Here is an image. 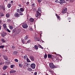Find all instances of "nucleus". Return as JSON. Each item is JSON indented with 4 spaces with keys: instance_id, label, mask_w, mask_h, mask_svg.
<instances>
[{
    "instance_id": "38",
    "label": "nucleus",
    "mask_w": 75,
    "mask_h": 75,
    "mask_svg": "<svg viewBox=\"0 0 75 75\" xmlns=\"http://www.w3.org/2000/svg\"><path fill=\"white\" fill-rule=\"evenodd\" d=\"M4 47V45H1L0 46V48H2V49H3Z\"/></svg>"
},
{
    "instance_id": "31",
    "label": "nucleus",
    "mask_w": 75,
    "mask_h": 75,
    "mask_svg": "<svg viewBox=\"0 0 75 75\" xmlns=\"http://www.w3.org/2000/svg\"><path fill=\"white\" fill-rule=\"evenodd\" d=\"M27 69L28 71H32V69L30 67H28Z\"/></svg>"
},
{
    "instance_id": "63",
    "label": "nucleus",
    "mask_w": 75,
    "mask_h": 75,
    "mask_svg": "<svg viewBox=\"0 0 75 75\" xmlns=\"http://www.w3.org/2000/svg\"><path fill=\"white\" fill-rule=\"evenodd\" d=\"M2 75H6V74H3Z\"/></svg>"
},
{
    "instance_id": "48",
    "label": "nucleus",
    "mask_w": 75,
    "mask_h": 75,
    "mask_svg": "<svg viewBox=\"0 0 75 75\" xmlns=\"http://www.w3.org/2000/svg\"><path fill=\"white\" fill-rule=\"evenodd\" d=\"M4 64V62H1L0 63V65H3V64Z\"/></svg>"
},
{
    "instance_id": "8",
    "label": "nucleus",
    "mask_w": 75,
    "mask_h": 75,
    "mask_svg": "<svg viewBox=\"0 0 75 75\" xmlns=\"http://www.w3.org/2000/svg\"><path fill=\"white\" fill-rule=\"evenodd\" d=\"M67 11V8H64V10H63L62 11V13L63 14H65L66 13Z\"/></svg>"
},
{
    "instance_id": "10",
    "label": "nucleus",
    "mask_w": 75,
    "mask_h": 75,
    "mask_svg": "<svg viewBox=\"0 0 75 75\" xmlns=\"http://www.w3.org/2000/svg\"><path fill=\"white\" fill-rule=\"evenodd\" d=\"M60 4L61 5H62L63 3H65V0H60Z\"/></svg>"
},
{
    "instance_id": "22",
    "label": "nucleus",
    "mask_w": 75,
    "mask_h": 75,
    "mask_svg": "<svg viewBox=\"0 0 75 75\" xmlns=\"http://www.w3.org/2000/svg\"><path fill=\"white\" fill-rule=\"evenodd\" d=\"M34 48L35 50H38V45H35L34 46Z\"/></svg>"
},
{
    "instance_id": "16",
    "label": "nucleus",
    "mask_w": 75,
    "mask_h": 75,
    "mask_svg": "<svg viewBox=\"0 0 75 75\" xmlns=\"http://www.w3.org/2000/svg\"><path fill=\"white\" fill-rule=\"evenodd\" d=\"M3 57L5 60H8V57L4 55Z\"/></svg>"
},
{
    "instance_id": "5",
    "label": "nucleus",
    "mask_w": 75,
    "mask_h": 75,
    "mask_svg": "<svg viewBox=\"0 0 75 75\" xmlns=\"http://www.w3.org/2000/svg\"><path fill=\"white\" fill-rule=\"evenodd\" d=\"M31 68L32 69H35V64L34 63H32L30 65Z\"/></svg>"
},
{
    "instance_id": "62",
    "label": "nucleus",
    "mask_w": 75,
    "mask_h": 75,
    "mask_svg": "<svg viewBox=\"0 0 75 75\" xmlns=\"http://www.w3.org/2000/svg\"><path fill=\"white\" fill-rule=\"evenodd\" d=\"M0 57H1V54L0 53Z\"/></svg>"
},
{
    "instance_id": "24",
    "label": "nucleus",
    "mask_w": 75,
    "mask_h": 75,
    "mask_svg": "<svg viewBox=\"0 0 75 75\" xmlns=\"http://www.w3.org/2000/svg\"><path fill=\"white\" fill-rule=\"evenodd\" d=\"M16 13H19L21 11H20V9L18 8L16 9Z\"/></svg>"
},
{
    "instance_id": "18",
    "label": "nucleus",
    "mask_w": 75,
    "mask_h": 75,
    "mask_svg": "<svg viewBox=\"0 0 75 75\" xmlns=\"http://www.w3.org/2000/svg\"><path fill=\"white\" fill-rule=\"evenodd\" d=\"M25 9L23 8H20V10L21 12H23V11H24Z\"/></svg>"
},
{
    "instance_id": "57",
    "label": "nucleus",
    "mask_w": 75,
    "mask_h": 75,
    "mask_svg": "<svg viewBox=\"0 0 75 75\" xmlns=\"http://www.w3.org/2000/svg\"><path fill=\"white\" fill-rule=\"evenodd\" d=\"M11 3H13L14 2V1H11Z\"/></svg>"
},
{
    "instance_id": "29",
    "label": "nucleus",
    "mask_w": 75,
    "mask_h": 75,
    "mask_svg": "<svg viewBox=\"0 0 75 75\" xmlns=\"http://www.w3.org/2000/svg\"><path fill=\"white\" fill-rule=\"evenodd\" d=\"M18 53V52L17 51H14L13 52V55H17V54Z\"/></svg>"
},
{
    "instance_id": "44",
    "label": "nucleus",
    "mask_w": 75,
    "mask_h": 75,
    "mask_svg": "<svg viewBox=\"0 0 75 75\" xmlns=\"http://www.w3.org/2000/svg\"><path fill=\"white\" fill-rule=\"evenodd\" d=\"M55 3H60V2H59V1H58L57 0L55 1Z\"/></svg>"
},
{
    "instance_id": "33",
    "label": "nucleus",
    "mask_w": 75,
    "mask_h": 75,
    "mask_svg": "<svg viewBox=\"0 0 75 75\" xmlns=\"http://www.w3.org/2000/svg\"><path fill=\"white\" fill-rule=\"evenodd\" d=\"M22 42L23 44H25V42H26L25 40H22Z\"/></svg>"
},
{
    "instance_id": "47",
    "label": "nucleus",
    "mask_w": 75,
    "mask_h": 75,
    "mask_svg": "<svg viewBox=\"0 0 75 75\" xmlns=\"http://www.w3.org/2000/svg\"><path fill=\"white\" fill-rule=\"evenodd\" d=\"M14 65H11V68H14Z\"/></svg>"
},
{
    "instance_id": "43",
    "label": "nucleus",
    "mask_w": 75,
    "mask_h": 75,
    "mask_svg": "<svg viewBox=\"0 0 75 75\" xmlns=\"http://www.w3.org/2000/svg\"><path fill=\"white\" fill-rule=\"evenodd\" d=\"M38 1L39 3H40L42 1V0H38Z\"/></svg>"
},
{
    "instance_id": "61",
    "label": "nucleus",
    "mask_w": 75,
    "mask_h": 75,
    "mask_svg": "<svg viewBox=\"0 0 75 75\" xmlns=\"http://www.w3.org/2000/svg\"><path fill=\"white\" fill-rule=\"evenodd\" d=\"M4 51H5L6 52H7V50H4Z\"/></svg>"
},
{
    "instance_id": "59",
    "label": "nucleus",
    "mask_w": 75,
    "mask_h": 75,
    "mask_svg": "<svg viewBox=\"0 0 75 75\" xmlns=\"http://www.w3.org/2000/svg\"><path fill=\"white\" fill-rule=\"evenodd\" d=\"M1 29V26L0 25V30Z\"/></svg>"
},
{
    "instance_id": "41",
    "label": "nucleus",
    "mask_w": 75,
    "mask_h": 75,
    "mask_svg": "<svg viewBox=\"0 0 75 75\" xmlns=\"http://www.w3.org/2000/svg\"><path fill=\"white\" fill-rule=\"evenodd\" d=\"M14 60L15 61V62H18V60L17 59H14Z\"/></svg>"
},
{
    "instance_id": "17",
    "label": "nucleus",
    "mask_w": 75,
    "mask_h": 75,
    "mask_svg": "<svg viewBox=\"0 0 75 75\" xmlns=\"http://www.w3.org/2000/svg\"><path fill=\"white\" fill-rule=\"evenodd\" d=\"M35 40L36 41H40V42H41V41H40V38L38 37L36 38Z\"/></svg>"
},
{
    "instance_id": "11",
    "label": "nucleus",
    "mask_w": 75,
    "mask_h": 75,
    "mask_svg": "<svg viewBox=\"0 0 75 75\" xmlns=\"http://www.w3.org/2000/svg\"><path fill=\"white\" fill-rule=\"evenodd\" d=\"M29 58L31 60L33 61H34V57L33 56H30L29 57Z\"/></svg>"
},
{
    "instance_id": "52",
    "label": "nucleus",
    "mask_w": 75,
    "mask_h": 75,
    "mask_svg": "<svg viewBox=\"0 0 75 75\" xmlns=\"http://www.w3.org/2000/svg\"><path fill=\"white\" fill-rule=\"evenodd\" d=\"M37 72H35L34 73V74L35 75H37Z\"/></svg>"
},
{
    "instance_id": "2",
    "label": "nucleus",
    "mask_w": 75,
    "mask_h": 75,
    "mask_svg": "<svg viewBox=\"0 0 75 75\" xmlns=\"http://www.w3.org/2000/svg\"><path fill=\"white\" fill-rule=\"evenodd\" d=\"M49 66L50 68L52 69H53L55 68V66L52 63H50L49 64Z\"/></svg>"
},
{
    "instance_id": "26",
    "label": "nucleus",
    "mask_w": 75,
    "mask_h": 75,
    "mask_svg": "<svg viewBox=\"0 0 75 75\" xmlns=\"http://www.w3.org/2000/svg\"><path fill=\"white\" fill-rule=\"evenodd\" d=\"M4 16V14L0 13V18H1V17Z\"/></svg>"
},
{
    "instance_id": "37",
    "label": "nucleus",
    "mask_w": 75,
    "mask_h": 75,
    "mask_svg": "<svg viewBox=\"0 0 75 75\" xmlns=\"http://www.w3.org/2000/svg\"><path fill=\"white\" fill-rule=\"evenodd\" d=\"M38 12L39 11V12L41 13V8H38Z\"/></svg>"
},
{
    "instance_id": "64",
    "label": "nucleus",
    "mask_w": 75,
    "mask_h": 75,
    "mask_svg": "<svg viewBox=\"0 0 75 75\" xmlns=\"http://www.w3.org/2000/svg\"><path fill=\"white\" fill-rule=\"evenodd\" d=\"M66 1H68V0H66Z\"/></svg>"
},
{
    "instance_id": "55",
    "label": "nucleus",
    "mask_w": 75,
    "mask_h": 75,
    "mask_svg": "<svg viewBox=\"0 0 75 75\" xmlns=\"http://www.w3.org/2000/svg\"><path fill=\"white\" fill-rule=\"evenodd\" d=\"M29 4V2H28L26 3V5H28V4Z\"/></svg>"
},
{
    "instance_id": "46",
    "label": "nucleus",
    "mask_w": 75,
    "mask_h": 75,
    "mask_svg": "<svg viewBox=\"0 0 75 75\" xmlns=\"http://www.w3.org/2000/svg\"><path fill=\"white\" fill-rule=\"evenodd\" d=\"M35 3H33L31 4V6H33V7H35Z\"/></svg>"
},
{
    "instance_id": "14",
    "label": "nucleus",
    "mask_w": 75,
    "mask_h": 75,
    "mask_svg": "<svg viewBox=\"0 0 75 75\" xmlns=\"http://www.w3.org/2000/svg\"><path fill=\"white\" fill-rule=\"evenodd\" d=\"M7 68H8V66H7L5 65L3 67V69L4 70H6V69H7Z\"/></svg>"
},
{
    "instance_id": "51",
    "label": "nucleus",
    "mask_w": 75,
    "mask_h": 75,
    "mask_svg": "<svg viewBox=\"0 0 75 75\" xmlns=\"http://www.w3.org/2000/svg\"><path fill=\"white\" fill-rule=\"evenodd\" d=\"M74 1V0H70V2H71V3H73Z\"/></svg>"
},
{
    "instance_id": "50",
    "label": "nucleus",
    "mask_w": 75,
    "mask_h": 75,
    "mask_svg": "<svg viewBox=\"0 0 75 75\" xmlns=\"http://www.w3.org/2000/svg\"><path fill=\"white\" fill-rule=\"evenodd\" d=\"M7 21L8 22H11V20L9 19L7 20Z\"/></svg>"
},
{
    "instance_id": "53",
    "label": "nucleus",
    "mask_w": 75,
    "mask_h": 75,
    "mask_svg": "<svg viewBox=\"0 0 75 75\" xmlns=\"http://www.w3.org/2000/svg\"><path fill=\"white\" fill-rule=\"evenodd\" d=\"M71 18H67V20H71Z\"/></svg>"
},
{
    "instance_id": "39",
    "label": "nucleus",
    "mask_w": 75,
    "mask_h": 75,
    "mask_svg": "<svg viewBox=\"0 0 75 75\" xmlns=\"http://www.w3.org/2000/svg\"><path fill=\"white\" fill-rule=\"evenodd\" d=\"M27 61L28 62H30V59L28 58L27 59Z\"/></svg>"
},
{
    "instance_id": "32",
    "label": "nucleus",
    "mask_w": 75,
    "mask_h": 75,
    "mask_svg": "<svg viewBox=\"0 0 75 75\" xmlns=\"http://www.w3.org/2000/svg\"><path fill=\"white\" fill-rule=\"evenodd\" d=\"M11 4H9L7 5V7L8 8H10L11 7Z\"/></svg>"
},
{
    "instance_id": "9",
    "label": "nucleus",
    "mask_w": 75,
    "mask_h": 75,
    "mask_svg": "<svg viewBox=\"0 0 75 75\" xmlns=\"http://www.w3.org/2000/svg\"><path fill=\"white\" fill-rule=\"evenodd\" d=\"M1 36H2L3 37H5L7 35V33L3 32L1 33Z\"/></svg>"
},
{
    "instance_id": "56",
    "label": "nucleus",
    "mask_w": 75,
    "mask_h": 75,
    "mask_svg": "<svg viewBox=\"0 0 75 75\" xmlns=\"http://www.w3.org/2000/svg\"><path fill=\"white\" fill-rule=\"evenodd\" d=\"M18 6L20 7H21V4H18Z\"/></svg>"
},
{
    "instance_id": "3",
    "label": "nucleus",
    "mask_w": 75,
    "mask_h": 75,
    "mask_svg": "<svg viewBox=\"0 0 75 75\" xmlns=\"http://www.w3.org/2000/svg\"><path fill=\"white\" fill-rule=\"evenodd\" d=\"M36 15H35L36 17H40V16H41V13L38 11H36Z\"/></svg>"
},
{
    "instance_id": "12",
    "label": "nucleus",
    "mask_w": 75,
    "mask_h": 75,
    "mask_svg": "<svg viewBox=\"0 0 75 75\" xmlns=\"http://www.w3.org/2000/svg\"><path fill=\"white\" fill-rule=\"evenodd\" d=\"M34 21V19L31 18L29 19V21L30 23H33Z\"/></svg>"
},
{
    "instance_id": "19",
    "label": "nucleus",
    "mask_w": 75,
    "mask_h": 75,
    "mask_svg": "<svg viewBox=\"0 0 75 75\" xmlns=\"http://www.w3.org/2000/svg\"><path fill=\"white\" fill-rule=\"evenodd\" d=\"M24 39L25 41L28 40V35H27L25 36L24 38Z\"/></svg>"
},
{
    "instance_id": "20",
    "label": "nucleus",
    "mask_w": 75,
    "mask_h": 75,
    "mask_svg": "<svg viewBox=\"0 0 75 75\" xmlns=\"http://www.w3.org/2000/svg\"><path fill=\"white\" fill-rule=\"evenodd\" d=\"M5 30L6 31L8 32V33H10L11 32V31L10 30L8 29L7 28H6Z\"/></svg>"
},
{
    "instance_id": "21",
    "label": "nucleus",
    "mask_w": 75,
    "mask_h": 75,
    "mask_svg": "<svg viewBox=\"0 0 75 75\" xmlns=\"http://www.w3.org/2000/svg\"><path fill=\"white\" fill-rule=\"evenodd\" d=\"M48 55V58H52V55L51 54H48L47 55Z\"/></svg>"
},
{
    "instance_id": "28",
    "label": "nucleus",
    "mask_w": 75,
    "mask_h": 75,
    "mask_svg": "<svg viewBox=\"0 0 75 75\" xmlns=\"http://www.w3.org/2000/svg\"><path fill=\"white\" fill-rule=\"evenodd\" d=\"M6 16L7 18H9L10 17V14L9 13H7L6 14Z\"/></svg>"
},
{
    "instance_id": "25",
    "label": "nucleus",
    "mask_w": 75,
    "mask_h": 75,
    "mask_svg": "<svg viewBox=\"0 0 75 75\" xmlns=\"http://www.w3.org/2000/svg\"><path fill=\"white\" fill-rule=\"evenodd\" d=\"M19 13L20 16V15L21 16H23V15H24V14L23 13V12H21V11Z\"/></svg>"
},
{
    "instance_id": "34",
    "label": "nucleus",
    "mask_w": 75,
    "mask_h": 75,
    "mask_svg": "<svg viewBox=\"0 0 75 75\" xmlns=\"http://www.w3.org/2000/svg\"><path fill=\"white\" fill-rule=\"evenodd\" d=\"M19 67H20V68H22V67L23 66V65L22 64H19Z\"/></svg>"
},
{
    "instance_id": "58",
    "label": "nucleus",
    "mask_w": 75,
    "mask_h": 75,
    "mask_svg": "<svg viewBox=\"0 0 75 75\" xmlns=\"http://www.w3.org/2000/svg\"><path fill=\"white\" fill-rule=\"evenodd\" d=\"M2 21H1L0 20V24H1Z\"/></svg>"
},
{
    "instance_id": "27",
    "label": "nucleus",
    "mask_w": 75,
    "mask_h": 75,
    "mask_svg": "<svg viewBox=\"0 0 75 75\" xmlns=\"http://www.w3.org/2000/svg\"><path fill=\"white\" fill-rule=\"evenodd\" d=\"M1 8L3 10H4V11L5 10V6H4V5H3L1 7Z\"/></svg>"
},
{
    "instance_id": "13",
    "label": "nucleus",
    "mask_w": 75,
    "mask_h": 75,
    "mask_svg": "<svg viewBox=\"0 0 75 75\" xmlns=\"http://www.w3.org/2000/svg\"><path fill=\"white\" fill-rule=\"evenodd\" d=\"M16 72V71L14 70H11L10 71V74H11L12 73H15V72Z\"/></svg>"
},
{
    "instance_id": "1",
    "label": "nucleus",
    "mask_w": 75,
    "mask_h": 75,
    "mask_svg": "<svg viewBox=\"0 0 75 75\" xmlns=\"http://www.w3.org/2000/svg\"><path fill=\"white\" fill-rule=\"evenodd\" d=\"M21 30L20 28H18L16 30V31L15 32V34H18L21 32Z\"/></svg>"
},
{
    "instance_id": "23",
    "label": "nucleus",
    "mask_w": 75,
    "mask_h": 75,
    "mask_svg": "<svg viewBox=\"0 0 75 75\" xmlns=\"http://www.w3.org/2000/svg\"><path fill=\"white\" fill-rule=\"evenodd\" d=\"M1 41L3 42V43H4L6 42V40H4V38H1Z\"/></svg>"
},
{
    "instance_id": "6",
    "label": "nucleus",
    "mask_w": 75,
    "mask_h": 75,
    "mask_svg": "<svg viewBox=\"0 0 75 75\" xmlns=\"http://www.w3.org/2000/svg\"><path fill=\"white\" fill-rule=\"evenodd\" d=\"M54 61H59L60 59L59 58V56H57L55 57H54L53 58Z\"/></svg>"
},
{
    "instance_id": "45",
    "label": "nucleus",
    "mask_w": 75,
    "mask_h": 75,
    "mask_svg": "<svg viewBox=\"0 0 75 75\" xmlns=\"http://www.w3.org/2000/svg\"><path fill=\"white\" fill-rule=\"evenodd\" d=\"M57 18H59V20H61V18L60 17V16H57Z\"/></svg>"
},
{
    "instance_id": "4",
    "label": "nucleus",
    "mask_w": 75,
    "mask_h": 75,
    "mask_svg": "<svg viewBox=\"0 0 75 75\" xmlns=\"http://www.w3.org/2000/svg\"><path fill=\"white\" fill-rule=\"evenodd\" d=\"M22 27L23 28H27L28 27V26L27 25V24L26 23H24L22 25Z\"/></svg>"
},
{
    "instance_id": "42",
    "label": "nucleus",
    "mask_w": 75,
    "mask_h": 75,
    "mask_svg": "<svg viewBox=\"0 0 75 75\" xmlns=\"http://www.w3.org/2000/svg\"><path fill=\"white\" fill-rule=\"evenodd\" d=\"M31 40H29L27 41V43H30L31 42Z\"/></svg>"
},
{
    "instance_id": "40",
    "label": "nucleus",
    "mask_w": 75,
    "mask_h": 75,
    "mask_svg": "<svg viewBox=\"0 0 75 75\" xmlns=\"http://www.w3.org/2000/svg\"><path fill=\"white\" fill-rule=\"evenodd\" d=\"M44 57L45 59L47 58V54H45L44 56Z\"/></svg>"
},
{
    "instance_id": "30",
    "label": "nucleus",
    "mask_w": 75,
    "mask_h": 75,
    "mask_svg": "<svg viewBox=\"0 0 75 75\" xmlns=\"http://www.w3.org/2000/svg\"><path fill=\"white\" fill-rule=\"evenodd\" d=\"M38 46L39 48H41V49H44L43 47H42V46L40 45L39 44L38 45Z\"/></svg>"
},
{
    "instance_id": "15",
    "label": "nucleus",
    "mask_w": 75,
    "mask_h": 75,
    "mask_svg": "<svg viewBox=\"0 0 75 75\" xmlns=\"http://www.w3.org/2000/svg\"><path fill=\"white\" fill-rule=\"evenodd\" d=\"M3 27H4V29H6L7 28V25H6V24L4 23L3 24Z\"/></svg>"
},
{
    "instance_id": "35",
    "label": "nucleus",
    "mask_w": 75,
    "mask_h": 75,
    "mask_svg": "<svg viewBox=\"0 0 75 75\" xmlns=\"http://www.w3.org/2000/svg\"><path fill=\"white\" fill-rule=\"evenodd\" d=\"M28 57H27V56L25 55L24 57V59H27L28 58Z\"/></svg>"
},
{
    "instance_id": "7",
    "label": "nucleus",
    "mask_w": 75,
    "mask_h": 75,
    "mask_svg": "<svg viewBox=\"0 0 75 75\" xmlns=\"http://www.w3.org/2000/svg\"><path fill=\"white\" fill-rule=\"evenodd\" d=\"M14 16L15 17H17L18 18V17H20V15L17 12H16L14 14Z\"/></svg>"
},
{
    "instance_id": "49",
    "label": "nucleus",
    "mask_w": 75,
    "mask_h": 75,
    "mask_svg": "<svg viewBox=\"0 0 75 75\" xmlns=\"http://www.w3.org/2000/svg\"><path fill=\"white\" fill-rule=\"evenodd\" d=\"M12 48H13V49H15V46H12Z\"/></svg>"
},
{
    "instance_id": "60",
    "label": "nucleus",
    "mask_w": 75,
    "mask_h": 75,
    "mask_svg": "<svg viewBox=\"0 0 75 75\" xmlns=\"http://www.w3.org/2000/svg\"><path fill=\"white\" fill-rule=\"evenodd\" d=\"M1 6L0 5V10H1Z\"/></svg>"
},
{
    "instance_id": "54",
    "label": "nucleus",
    "mask_w": 75,
    "mask_h": 75,
    "mask_svg": "<svg viewBox=\"0 0 75 75\" xmlns=\"http://www.w3.org/2000/svg\"><path fill=\"white\" fill-rule=\"evenodd\" d=\"M30 30V31H32V30H33V28H30L29 29Z\"/></svg>"
},
{
    "instance_id": "36",
    "label": "nucleus",
    "mask_w": 75,
    "mask_h": 75,
    "mask_svg": "<svg viewBox=\"0 0 75 75\" xmlns=\"http://www.w3.org/2000/svg\"><path fill=\"white\" fill-rule=\"evenodd\" d=\"M9 28L10 29V30H13V26H9Z\"/></svg>"
}]
</instances>
